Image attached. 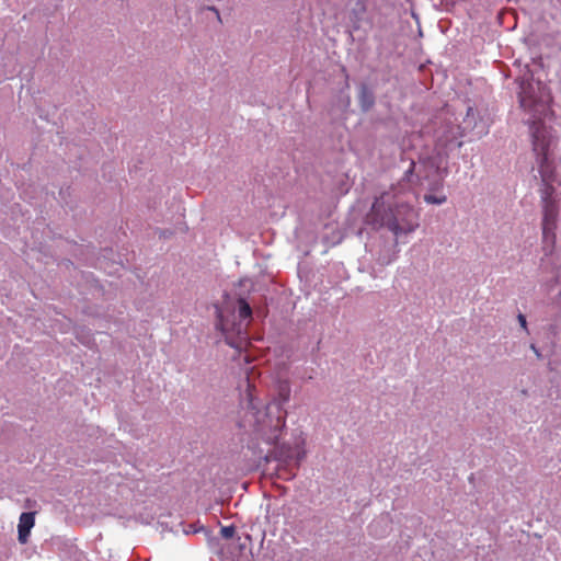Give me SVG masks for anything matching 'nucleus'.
I'll list each match as a JSON object with an SVG mask.
<instances>
[{"instance_id":"f257e3e1","label":"nucleus","mask_w":561,"mask_h":561,"mask_svg":"<svg viewBox=\"0 0 561 561\" xmlns=\"http://www.w3.org/2000/svg\"><path fill=\"white\" fill-rule=\"evenodd\" d=\"M551 95L546 84L540 79L535 80L534 73L525 78L520 84L519 103L523 108L534 113V119L530 124L533 136V148L537 154L539 172L542 178L541 203H542V239L543 243L553 249L556 243V229L559 215L557 201L553 198L554 187L547 182L548 149L550 145L549 134L541 116H545L549 110Z\"/></svg>"},{"instance_id":"f03ea898","label":"nucleus","mask_w":561,"mask_h":561,"mask_svg":"<svg viewBox=\"0 0 561 561\" xmlns=\"http://www.w3.org/2000/svg\"><path fill=\"white\" fill-rule=\"evenodd\" d=\"M414 168L415 163L411 161L398 186H392L375 199L366 215L367 225L375 229L387 228L397 237L411 233L419 228V211L403 198L404 192L410 188V176Z\"/></svg>"},{"instance_id":"7ed1b4c3","label":"nucleus","mask_w":561,"mask_h":561,"mask_svg":"<svg viewBox=\"0 0 561 561\" xmlns=\"http://www.w3.org/2000/svg\"><path fill=\"white\" fill-rule=\"evenodd\" d=\"M245 422L253 427L254 433L270 445L277 444L282 430L285 426V419L283 416L278 415L272 419L266 412L257 410L252 401L245 413ZM294 458L296 460V467H298L300 461L305 458V451L294 450L291 447L282 445L279 447L275 446V449L265 456L267 462L271 461V459L287 462Z\"/></svg>"},{"instance_id":"20e7f679","label":"nucleus","mask_w":561,"mask_h":561,"mask_svg":"<svg viewBox=\"0 0 561 561\" xmlns=\"http://www.w3.org/2000/svg\"><path fill=\"white\" fill-rule=\"evenodd\" d=\"M217 329L225 335L226 343L230 346H237L233 341V335H240L242 332L241 323L234 321V314L231 312L229 317H226L224 311L217 309Z\"/></svg>"},{"instance_id":"39448f33","label":"nucleus","mask_w":561,"mask_h":561,"mask_svg":"<svg viewBox=\"0 0 561 561\" xmlns=\"http://www.w3.org/2000/svg\"><path fill=\"white\" fill-rule=\"evenodd\" d=\"M34 524H35V514L33 512H26V513H22L20 515L19 525H18V534H19V541L21 543L27 542L31 529L33 528Z\"/></svg>"},{"instance_id":"423d86ee","label":"nucleus","mask_w":561,"mask_h":561,"mask_svg":"<svg viewBox=\"0 0 561 561\" xmlns=\"http://www.w3.org/2000/svg\"><path fill=\"white\" fill-rule=\"evenodd\" d=\"M424 201L427 204L442 205V204H444L447 201V197L443 193H440V194L428 193V194L424 195Z\"/></svg>"},{"instance_id":"0eeeda50","label":"nucleus","mask_w":561,"mask_h":561,"mask_svg":"<svg viewBox=\"0 0 561 561\" xmlns=\"http://www.w3.org/2000/svg\"><path fill=\"white\" fill-rule=\"evenodd\" d=\"M239 317L241 319H249L252 316V309L250 305L242 298L239 299Z\"/></svg>"},{"instance_id":"6e6552de","label":"nucleus","mask_w":561,"mask_h":561,"mask_svg":"<svg viewBox=\"0 0 561 561\" xmlns=\"http://www.w3.org/2000/svg\"><path fill=\"white\" fill-rule=\"evenodd\" d=\"M388 524H389L388 517H381V518L373 522L369 525L370 534L376 537L379 536V531H378L379 527H381L382 525L388 526Z\"/></svg>"},{"instance_id":"1a4fd4ad","label":"nucleus","mask_w":561,"mask_h":561,"mask_svg":"<svg viewBox=\"0 0 561 561\" xmlns=\"http://www.w3.org/2000/svg\"><path fill=\"white\" fill-rule=\"evenodd\" d=\"M236 534V528L233 526H224L220 529V535L225 539H231Z\"/></svg>"},{"instance_id":"9d476101","label":"nucleus","mask_w":561,"mask_h":561,"mask_svg":"<svg viewBox=\"0 0 561 561\" xmlns=\"http://www.w3.org/2000/svg\"><path fill=\"white\" fill-rule=\"evenodd\" d=\"M289 393H290V390L289 388L286 386L285 388H282L280 389V392H279V396L282 397L283 401H288L289 399Z\"/></svg>"},{"instance_id":"9b49d317","label":"nucleus","mask_w":561,"mask_h":561,"mask_svg":"<svg viewBox=\"0 0 561 561\" xmlns=\"http://www.w3.org/2000/svg\"><path fill=\"white\" fill-rule=\"evenodd\" d=\"M518 321H519L522 328H524V329L527 328V322H526V318L524 314H522V313L518 314Z\"/></svg>"},{"instance_id":"f8f14e48","label":"nucleus","mask_w":561,"mask_h":561,"mask_svg":"<svg viewBox=\"0 0 561 561\" xmlns=\"http://www.w3.org/2000/svg\"><path fill=\"white\" fill-rule=\"evenodd\" d=\"M211 11L216 12L217 18L219 21H221L218 10L215 7L209 8Z\"/></svg>"},{"instance_id":"ddd939ff","label":"nucleus","mask_w":561,"mask_h":561,"mask_svg":"<svg viewBox=\"0 0 561 561\" xmlns=\"http://www.w3.org/2000/svg\"><path fill=\"white\" fill-rule=\"evenodd\" d=\"M531 348L534 350V352L536 353V355L539 357L540 354L538 353V351L536 350L535 345H531Z\"/></svg>"}]
</instances>
